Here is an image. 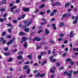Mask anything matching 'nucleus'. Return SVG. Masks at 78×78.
Returning <instances> with one entry per match:
<instances>
[{
	"label": "nucleus",
	"mask_w": 78,
	"mask_h": 78,
	"mask_svg": "<svg viewBox=\"0 0 78 78\" xmlns=\"http://www.w3.org/2000/svg\"><path fill=\"white\" fill-rule=\"evenodd\" d=\"M14 40H15V38L13 37L12 40H11L9 41L7 43V45H11L12 43V42H13V41H14Z\"/></svg>",
	"instance_id": "f257e3e1"
},
{
	"label": "nucleus",
	"mask_w": 78,
	"mask_h": 78,
	"mask_svg": "<svg viewBox=\"0 0 78 78\" xmlns=\"http://www.w3.org/2000/svg\"><path fill=\"white\" fill-rule=\"evenodd\" d=\"M51 5H52L53 6H56V5H57V6H59V5H61V3L58 2H57L54 4L51 3Z\"/></svg>",
	"instance_id": "f03ea898"
},
{
	"label": "nucleus",
	"mask_w": 78,
	"mask_h": 78,
	"mask_svg": "<svg viewBox=\"0 0 78 78\" xmlns=\"http://www.w3.org/2000/svg\"><path fill=\"white\" fill-rule=\"evenodd\" d=\"M41 40V38H37V37H35L33 39V41H39Z\"/></svg>",
	"instance_id": "7ed1b4c3"
},
{
	"label": "nucleus",
	"mask_w": 78,
	"mask_h": 78,
	"mask_svg": "<svg viewBox=\"0 0 78 78\" xmlns=\"http://www.w3.org/2000/svg\"><path fill=\"white\" fill-rule=\"evenodd\" d=\"M32 20H30L29 22L27 24V25L23 26V28H25V27H27V26H30L31 24V22H32Z\"/></svg>",
	"instance_id": "20e7f679"
},
{
	"label": "nucleus",
	"mask_w": 78,
	"mask_h": 78,
	"mask_svg": "<svg viewBox=\"0 0 78 78\" xmlns=\"http://www.w3.org/2000/svg\"><path fill=\"white\" fill-rule=\"evenodd\" d=\"M49 58L50 59V60H51V62H53L56 61V59H55L52 60V59L53 58V56H50V57H49Z\"/></svg>",
	"instance_id": "39448f33"
},
{
	"label": "nucleus",
	"mask_w": 78,
	"mask_h": 78,
	"mask_svg": "<svg viewBox=\"0 0 78 78\" xmlns=\"http://www.w3.org/2000/svg\"><path fill=\"white\" fill-rule=\"evenodd\" d=\"M22 40L21 41V43H23V42H25L26 40L27 39V38L24 37L22 38Z\"/></svg>",
	"instance_id": "423d86ee"
},
{
	"label": "nucleus",
	"mask_w": 78,
	"mask_h": 78,
	"mask_svg": "<svg viewBox=\"0 0 78 78\" xmlns=\"http://www.w3.org/2000/svg\"><path fill=\"white\" fill-rule=\"evenodd\" d=\"M16 6H14L13 7L11 8L10 10V11L12 12H14V10L13 9H16Z\"/></svg>",
	"instance_id": "0eeeda50"
},
{
	"label": "nucleus",
	"mask_w": 78,
	"mask_h": 78,
	"mask_svg": "<svg viewBox=\"0 0 78 78\" xmlns=\"http://www.w3.org/2000/svg\"><path fill=\"white\" fill-rule=\"evenodd\" d=\"M19 35L20 36H25V35H26V33L23 32H21L19 34Z\"/></svg>",
	"instance_id": "6e6552de"
},
{
	"label": "nucleus",
	"mask_w": 78,
	"mask_h": 78,
	"mask_svg": "<svg viewBox=\"0 0 78 78\" xmlns=\"http://www.w3.org/2000/svg\"><path fill=\"white\" fill-rule=\"evenodd\" d=\"M76 20L74 21V22H73V24H75V23H76L77 22H78V16H77L76 17Z\"/></svg>",
	"instance_id": "1a4fd4ad"
},
{
	"label": "nucleus",
	"mask_w": 78,
	"mask_h": 78,
	"mask_svg": "<svg viewBox=\"0 0 78 78\" xmlns=\"http://www.w3.org/2000/svg\"><path fill=\"white\" fill-rule=\"evenodd\" d=\"M54 70H56V67H53L52 68V69L51 70V73H55V71Z\"/></svg>",
	"instance_id": "9d476101"
},
{
	"label": "nucleus",
	"mask_w": 78,
	"mask_h": 78,
	"mask_svg": "<svg viewBox=\"0 0 78 78\" xmlns=\"http://www.w3.org/2000/svg\"><path fill=\"white\" fill-rule=\"evenodd\" d=\"M64 75H68V76H71V74H70L69 73H68V72H65L64 73Z\"/></svg>",
	"instance_id": "9b49d317"
},
{
	"label": "nucleus",
	"mask_w": 78,
	"mask_h": 78,
	"mask_svg": "<svg viewBox=\"0 0 78 78\" xmlns=\"http://www.w3.org/2000/svg\"><path fill=\"white\" fill-rule=\"evenodd\" d=\"M23 10L24 11L28 12L30 11V9L28 8H23Z\"/></svg>",
	"instance_id": "f8f14e48"
},
{
	"label": "nucleus",
	"mask_w": 78,
	"mask_h": 78,
	"mask_svg": "<svg viewBox=\"0 0 78 78\" xmlns=\"http://www.w3.org/2000/svg\"><path fill=\"white\" fill-rule=\"evenodd\" d=\"M45 33L46 34H50V32L48 31V30L47 29L45 30Z\"/></svg>",
	"instance_id": "ddd939ff"
},
{
	"label": "nucleus",
	"mask_w": 78,
	"mask_h": 78,
	"mask_svg": "<svg viewBox=\"0 0 78 78\" xmlns=\"http://www.w3.org/2000/svg\"><path fill=\"white\" fill-rule=\"evenodd\" d=\"M73 36H74V34H73V32H71L70 33V35H69V37H73Z\"/></svg>",
	"instance_id": "4468645a"
},
{
	"label": "nucleus",
	"mask_w": 78,
	"mask_h": 78,
	"mask_svg": "<svg viewBox=\"0 0 78 78\" xmlns=\"http://www.w3.org/2000/svg\"><path fill=\"white\" fill-rule=\"evenodd\" d=\"M47 53V52L45 51V52H41V55L42 56H43V55H46V54Z\"/></svg>",
	"instance_id": "2eb2a0df"
},
{
	"label": "nucleus",
	"mask_w": 78,
	"mask_h": 78,
	"mask_svg": "<svg viewBox=\"0 0 78 78\" xmlns=\"http://www.w3.org/2000/svg\"><path fill=\"white\" fill-rule=\"evenodd\" d=\"M29 68V66L27 65L25 66L24 67V70H26V69H28Z\"/></svg>",
	"instance_id": "dca6fc26"
},
{
	"label": "nucleus",
	"mask_w": 78,
	"mask_h": 78,
	"mask_svg": "<svg viewBox=\"0 0 78 78\" xmlns=\"http://www.w3.org/2000/svg\"><path fill=\"white\" fill-rule=\"evenodd\" d=\"M31 70V69H30V68H29L28 69H27V74H29L30 73V70Z\"/></svg>",
	"instance_id": "f3484780"
},
{
	"label": "nucleus",
	"mask_w": 78,
	"mask_h": 78,
	"mask_svg": "<svg viewBox=\"0 0 78 78\" xmlns=\"http://www.w3.org/2000/svg\"><path fill=\"white\" fill-rule=\"evenodd\" d=\"M24 31H26V32H28L30 31V29L28 28H26L24 29Z\"/></svg>",
	"instance_id": "a211bd4d"
},
{
	"label": "nucleus",
	"mask_w": 78,
	"mask_h": 78,
	"mask_svg": "<svg viewBox=\"0 0 78 78\" xmlns=\"http://www.w3.org/2000/svg\"><path fill=\"white\" fill-rule=\"evenodd\" d=\"M6 18H4V19H0V22H3V21L6 20Z\"/></svg>",
	"instance_id": "6ab92c4d"
},
{
	"label": "nucleus",
	"mask_w": 78,
	"mask_h": 78,
	"mask_svg": "<svg viewBox=\"0 0 78 78\" xmlns=\"http://www.w3.org/2000/svg\"><path fill=\"white\" fill-rule=\"evenodd\" d=\"M46 63H47V61H46V60H45L42 63L41 65L42 66H44V65H45V64Z\"/></svg>",
	"instance_id": "aec40b11"
},
{
	"label": "nucleus",
	"mask_w": 78,
	"mask_h": 78,
	"mask_svg": "<svg viewBox=\"0 0 78 78\" xmlns=\"http://www.w3.org/2000/svg\"><path fill=\"white\" fill-rule=\"evenodd\" d=\"M13 3H20V0H16V2H12Z\"/></svg>",
	"instance_id": "412c9836"
},
{
	"label": "nucleus",
	"mask_w": 78,
	"mask_h": 78,
	"mask_svg": "<svg viewBox=\"0 0 78 78\" xmlns=\"http://www.w3.org/2000/svg\"><path fill=\"white\" fill-rule=\"evenodd\" d=\"M59 25L60 27H63L64 25V23L63 22H61L60 23Z\"/></svg>",
	"instance_id": "4be33fe9"
},
{
	"label": "nucleus",
	"mask_w": 78,
	"mask_h": 78,
	"mask_svg": "<svg viewBox=\"0 0 78 78\" xmlns=\"http://www.w3.org/2000/svg\"><path fill=\"white\" fill-rule=\"evenodd\" d=\"M55 24H52V27H53L54 30H56V27H55Z\"/></svg>",
	"instance_id": "5701e85b"
},
{
	"label": "nucleus",
	"mask_w": 78,
	"mask_h": 78,
	"mask_svg": "<svg viewBox=\"0 0 78 78\" xmlns=\"http://www.w3.org/2000/svg\"><path fill=\"white\" fill-rule=\"evenodd\" d=\"M17 58L18 59H22V55L19 56L17 57Z\"/></svg>",
	"instance_id": "b1692460"
},
{
	"label": "nucleus",
	"mask_w": 78,
	"mask_h": 78,
	"mask_svg": "<svg viewBox=\"0 0 78 78\" xmlns=\"http://www.w3.org/2000/svg\"><path fill=\"white\" fill-rule=\"evenodd\" d=\"M3 54L5 56H8V55H10V53H6L4 52Z\"/></svg>",
	"instance_id": "393cba45"
},
{
	"label": "nucleus",
	"mask_w": 78,
	"mask_h": 78,
	"mask_svg": "<svg viewBox=\"0 0 78 78\" xmlns=\"http://www.w3.org/2000/svg\"><path fill=\"white\" fill-rule=\"evenodd\" d=\"M72 61V59H71V58H68L66 60V61L67 62H70V61Z\"/></svg>",
	"instance_id": "a878e982"
},
{
	"label": "nucleus",
	"mask_w": 78,
	"mask_h": 78,
	"mask_svg": "<svg viewBox=\"0 0 78 78\" xmlns=\"http://www.w3.org/2000/svg\"><path fill=\"white\" fill-rule=\"evenodd\" d=\"M45 7V5L43 4L40 7V9H41V8H44Z\"/></svg>",
	"instance_id": "bb28decb"
},
{
	"label": "nucleus",
	"mask_w": 78,
	"mask_h": 78,
	"mask_svg": "<svg viewBox=\"0 0 78 78\" xmlns=\"http://www.w3.org/2000/svg\"><path fill=\"white\" fill-rule=\"evenodd\" d=\"M13 60V59L12 58H10L8 60V62H11Z\"/></svg>",
	"instance_id": "cd10ccee"
},
{
	"label": "nucleus",
	"mask_w": 78,
	"mask_h": 78,
	"mask_svg": "<svg viewBox=\"0 0 78 78\" xmlns=\"http://www.w3.org/2000/svg\"><path fill=\"white\" fill-rule=\"evenodd\" d=\"M45 13V12H40V14H41V15H44Z\"/></svg>",
	"instance_id": "c85d7f7f"
},
{
	"label": "nucleus",
	"mask_w": 78,
	"mask_h": 78,
	"mask_svg": "<svg viewBox=\"0 0 78 78\" xmlns=\"http://www.w3.org/2000/svg\"><path fill=\"white\" fill-rule=\"evenodd\" d=\"M43 31V30H41L38 31L37 33L38 34H39V33H42V32Z\"/></svg>",
	"instance_id": "c756f323"
},
{
	"label": "nucleus",
	"mask_w": 78,
	"mask_h": 78,
	"mask_svg": "<svg viewBox=\"0 0 78 78\" xmlns=\"http://www.w3.org/2000/svg\"><path fill=\"white\" fill-rule=\"evenodd\" d=\"M6 0H3L2 1V4H6Z\"/></svg>",
	"instance_id": "7c9ffc66"
},
{
	"label": "nucleus",
	"mask_w": 78,
	"mask_h": 78,
	"mask_svg": "<svg viewBox=\"0 0 78 78\" xmlns=\"http://www.w3.org/2000/svg\"><path fill=\"white\" fill-rule=\"evenodd\" d=\"M27 58H29L30 59H32V58H31V55H28L27 56Z\"/></svg>",
	"instance_id": "2f4dec72"
},
{
	"label": "nucleus",
	"mask_w": 78,
	"mask_h": 78,
	"mask_svg": "<svg viewBox=\"0 0 78 78\" xmlns=\"http://www.w3.org/2000/svg\"><path fill=\"white\" fill-rule=\"evenodd\" d=\"M42 58V56L41 55L38 56V59H41L42 58Z\"/></svg>",
	"instance_id": "473e14b6"
},
{
	"label": "nucleus",
	"mask_w": 78,
	"mask_h": 78,
	"mask_svg": "<svg viewBox=\"0 0 78 78\" xmlns=\"http://www.w3.org/2000/svg\"><path fill=\"white\" fill-rule=\"evenodd\" d=\"M24 47H27V42H25L24 44Z\"/></svg>",
	"instance_id": "72a5a7b5"
},
{
	"label": "nucleus",
	"mask_w": 78,
	"mask_h": 78,
	"mask_svg": "<svg viewBox=\"0 0 78 78\" xmlns=\"http://www.w3.org/2000/svg\"><path fill=\"white\" fill-rule=\"evenodd\" d=\"M40 75V73H38L35 76V77H38V76H39Z\"/></svg>",
	"instance_id": "f704fd0d"
},
{
	"label": "nucleus",
	"mask_w": 78,
	"mask_h": 78,
	"mask_svg": "<svg viewBox=\"0 0 78 78\" xmlns=\"http://www.w3.org/2000/svg\"><path fill=\"white\" fill-rule=\"evenodd\" d=\"M50 42L51 44H54V43H55V42L54 41H53V40H51L50 41Z\"/></svg>",
	"instance_id": "c9c22d12"
},
{
	"label": "nucleus",
	"mask_w": 78,
	"mask_h": 78,
	"mask_svg": "<svg viewBox=\"0 0 78 78\" xmlns=\"http://www.w3.org/2000/svg\"><path fill=\"white\" fill-rule=\"evenodd\" d=\"M25 61V60H24V59H23L22 61H20V64H22V62H23V61Z\"/></svg>",
	"instance_id": "e433bc0d"
},
{
	"label": "nucleus",
	"mask_w": 78,
	"mask_h": 78,
	"mask_svg": "<svg viewBox=\"0 0 78 78\" xmlns=\"http://www.w3.org/2000/svg\"><path fill=\"white\" fill-rule=\"evenodd\" d=\"M69 5H70V3H67L65 5V7H68Z\"/></svg>",
	"instance_id": "4c0bfd02"
},
{
	"label": "nucleus",
	"mask_w": 78,
	"mask_h": 78,
	"mask_svg": "<svg viewBox=\"0 0 78 78\" xmlns=\"http://www.w3.org/2000/svg\"><path fill=\"white\" fill-rule=\"evenodd\" d=\"M5 11V9H0V11L2 12Z\"/></svg>",
	"instance_id": "58836bf2"
},
{
	"label": "nucleus",
	"mask_w": 78,
	"mask_h": 78,
	"mask_svg": "<svg viewBox=\"0 0 78 78\" xmlns=\"http://www.w3.org/2000/svg\"><path fill=\"white\" fill-rule=\"evenodd\" d=\"M47 23V22L42 23H41V25H46Z\"/></svg>",
	"instance_id": "ea45409f"
},
{
	"label": "nucleus",
	"mask_w": 78,
	"mask_h": 78,
	"mask_svg": "<svg viewBox=\"0 0 78 78\" xmlns=\"http://www.w3.org/2000/svg\"><path fill=\"white\" fill-rule=\"evenodd\" d=\"M7 15H8L7 13H5L3 17H6V16H7Z\"/></svg>",
	"instance_id": "a19ab883"
},
{
	"label": "nucleus",
	"mask_w": 78,
	"mask_h": 78,
	"mask_svg": "<svg viewBox=\"0 0 78 78\" xmlns=\"http://www.w3.org/2000/svg\"><path fill=\"white\" fill-rule=\"evenodd\" d=\"M50 16H53L54 14H55V13L54 12H52L50 13Z\"/></svg>",
	"instance_id": "79ce46f5"
},
{
	"label": "nucleus",
	"mask_w": 78,
	"mask_h": 78,
	"mask_svg": "<svg viewBox=\"0 0 78 78\" xmlns=\"http://www.w3.org/2000/svg\"><path fill=\"white\" fill-rule=\"evenodd\" d=\"M6 34V32H4L2 34V36H4V35H5Z\"/></svg>",
	"instance_id": "37998d69"
},
{
	"label": "nucleus",
	"mask_w": 78,
	"mask_h": 78,
	"mask_svg": "<svg viewBox=\"0 0 78 78\" xmlns=\"http://www.w3.org/2000/svg\"><path fill=\"white\" fill-rule=\"evenodd\" d=\"M60 65H61V64L59 63H58V62L56 63L57 66H60Z\"/></svg>",
	"instance_id": "c03bdc74"
},
{
	"label": "nucleus",
	"mask_w": 78,
	"mask_h": 78,
	"mask_svg": "<svg viewBox=\"0 0 78 78\" xmlns=\"http://www.w3.org/2000/svg\"><path fill=\"white\" fill-rule=\"evenodd\" d=\"M45 75V74H43L41 75H40V77H43V76H44Z\"/></svg>",
	"instance_id": "a18cd8bd"
},
{
	"label": "nucleus",
	"mask_w": 78,
	"mask_h": 78,
	"mask_svg": "<svg viewBox=\"0 0 78 78\" xmlns=\"http://www.w3.org/2000/svg\"><path fill=\"white\" fill-rule=\"evenodd\" d=\"M63 40V38H60L58 39V41H62Z\"/></svg>",
	"instance_id": "49530a36"
},
{
	"label": "nucleus",
	"mask_w": 78,
	"mask_h": 78,
	"mask_svg": "<svg viewBox=\"0 0 78 78\" xmlns=\"http://www.w3.org/2000/svg\"><path fill=\"white\" fill-rule=\"evenodd\" d=\"M8 49L9 48H5L4 49V50L5 51H7V50H8Z\"/></svg>",
	"instance_id": "de8ad7c7"
},
{
	"label": "nucleus",
	"mask_w": 78,
	"mask_h": 78,
	"mask_svg": "<svg viewBox=\"0 0 78 78\" xmlns=\"http://www.w3.org/2000/svg\"><path fill=\"white\" fill-rule=\"evenodd\" d=\"M7 26H8L9 27H11V24L10 23H8L7 24Z\"/></svg>",
	"instance_id": "09e8293b"
},
{
	"label": "nucleus",
	"mask_w": 78,
	"mask_h": 78,
	"mask_svg": "<svg viewBox=\"0 0 78 78\" xmlns=\"http://www.w3.org/2000/svg\"><path fill=\"white\" fill-rule=\"evenodd\" d=\"M64 36V34H60V37H62V36Z\"/></svg>",
	"instance_id": "8fccbe9b"
},
{
	"label": "nucleus",
	"mask_w": 78,
	"mask_h": 78,
	"mask_svg": "<svg viewBox=\"0 0 78 78\" xmlns=\"http://www.w3.org/2000/svg\"><path fill=\"white\" fill-rule=\"evenodd\" d=\"M37 72H38V70H35L34 71H33V73H37Z\"/></svg>",
	"instance_id": "3c124183"
},
{
	"label": "nucleus",
	"mask_w": 78,
	"mask_h": 78,
	"mask_svg": "<svg viewBox=\"0 0 78 78\" xmlns=\"http://www.w3.org/2000/svg\"><path fill=\"white\" fill-rule=\"evenodd\" d=\"M18 54H19V55H22V54H23V52H22V51L19 52Z\"/></svg>",
	"instance_id": "603ef678"
},
{
	"label": "nucleus",
	"mask_w": 78,
	"mask_h": 78,
	"mask_svg": "<svg viewBox=\"0 0 78 78\" xmlns=\"http://www.w3.org/2000/svg\"><path fill=\"white\" fill-rule=\"evenodd\" d=\"M8 31L9 32V33H11V32H12V30H11V29H9V30H8Z\"/></svg>",
	"instance_id": "864d4df0"
},
{
	"label": "nucleus",
	"mask_w": 78,
	"mask_h": 78,
	"mask_svg": "<svg viewBox=\"0 0 78 78\" xmlns=\"http://www.w3.org/2000/svg\"><path fill=\"white\" fill-rule=\"evenodd\" d=\"M73 64H74V62L73 61H72L70 63V65H73Z\"/></svg>",
	"instance_id": "5fc2aeb1"
},
{
	"label": "nucleus",
	"mask_w": 78,
	"mask_h": 78,
	"mask_svg": "<svg viewBox=\"0 0 78 78\" xmlns=\"http://www.w3.org/2000/svg\"><path fill=\"white\" fill-rule=\"evenodd\" d=\"M26 16V15H23L22 16L21 18H22V19H24L25 17Z\"/></svg>",
	"instance_id": "6e6d98bb"
},
{
	"label": "nucleus",
	"mask_w": 78,
	"mask_h": 78,
	"mask_svg": "<svg viewBox=\"0 0 78 78\" xmlns=\"http://www.w3.org/2000/svg\"><path fill=\"white\" fill-rule=\"evenodd\" d=\"M70 13H67L66 14V16H67V17H69V16H70Z\"/></svg>",
	"instance_id": "4d7b16f0"
},
{
	"label": "nucleus",
	"mask_w": 78,
	"mask_h": 78,
	"mask_svg": "<svg viewBox=\"0 0 78 78\" xmlns=\"http://www.w3.org/2000/svg\"><path fill=\"white\" fill-rule=\"evenodd\" d=\"M39 11V9H37L34 11V13H36V12H38Z\"/></svg>",
	"instance_id": "13d9d810"
},
{
	"label": "nucleus",
	"mask_w": 78,
	"mask_h": 78,
	"mask_svg": "<svg viewBox=\"0 0 78 78\" xmlns=\"http://www.w3.org/2000/svg\"><path fill=\"white\" fill-rule=\"evenodd\" d=\"M66 55H67V53H65L62 56L63 57H64V56H66Z\"/></svg>",
	"instance_id": "bf43d9fd"
},
{
	"label": "nucleus",
	"mask_w": 78,
	"mask_h": 78,
	"mask_svg": "<svg viewBox=\"0 0 78 78\" xmlns=\"http://www.w3.org/2000/svg\"><path fill=\"white\" fill-rule=\"evenodd\" d=\"M13 22L14 23H17V21L16 20H14L13 21Z\"/></svg>",
	"instance_id": "052dcab7"
},
{
	"label": "nucleus",
	"mask_w": 78,
	"mask_h": 78,
	"mask_svg": "<svg viewBox=\"0 0 78 78\" xmlns=\"http://www.w3.org/2000/svg\"><path fill=\"white\" fill-rule=\"evenodd\" d=\"M64 68V67H61L59 68V70H62V69H63Z\"/></svg>",
	"instance_id": "680f3d73"
},
{
	"label": "nucleus",
	"mask_w": 78,
	"mask_h": 78,
	"mask_svg": "<svg viewBox=\"0 0 78 78\" xmlns=\"http://www.w3.org/2000/svg\"><path fill=\"white\" fill-rule=\"evenodd\" d=\"M25 64H30L29 61H27L25 62Z\"/></svg>",
	"instance_id": "e2e57ef3"
},
{
	"label": "nucleus",
	"mask_w": 78,
	"mask_h": 78,
	"mask_svg": "<svg viewBox=\"0 0 78 78\" xmlns=\"http://www.w3.org/2000/svg\"><path fill=\"white\" fill-rule=\"evenodd\" d=\"M51 51H48V54H51Z\"/></svg>",
	"instance_id": "0e129e2a"
},
{
	"label": "nucleus",
	"mask_w": 78,
	"mask_h": 78,
	"mask_svg": "<svg viewBox=\"0 0 78 78\" xmlns=\"http://www.w3.org/2000/svg\"><path fill=\"white\" fill-rule=\"evenodd\" d=\"M55 18H53L51 19V22H53V21H55Z\"/></svg>",
	"instance_id": "69168bd1"
},
{
	"label": "nucleus",
	"mask_w": 78,
	"mask_h": 78,
	"mask_svg": "<svg viewBox=\"0 0 78 78\" xmlns=\"http://www.w3.org/2000/svg\"><path fill=\"white\" fill-rule=\"evenodd\" d=\"M3 41V44H5L6 42V41L5 40H4Z\"/></svg>",
	"instance_id": "338daca9"
},
{
	"label": "nucleus",
	"mask_w": 78,
	"mask_h": 78,
	"mask_svg": "<svg viewBox=\"0 0 78 78\" xmlns=\"http://www.w3.org/2000/svg\"><path fill=\"white\" fill-rule=\"evenodd\" d=\"M66 16H67L66 14H64L62 15V17H65Z\"/></svg>",
	"instance_id": "774afa93"
}]
</instances>
